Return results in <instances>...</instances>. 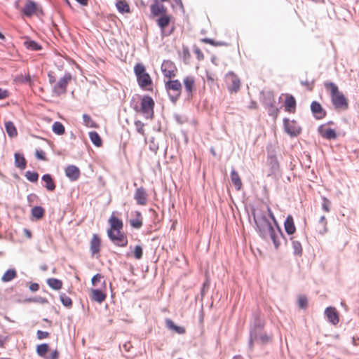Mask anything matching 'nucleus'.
Returning a JSON list of instances; mask_svg holds the SVG:
<instances>
[{"label":"nucleus","instance_id":"1","mask_svg":"<svg viewBox=\"0 0 359 359\" xmlns=\"http://www.w3.org/2000/svg\"><path fill=\"white\" fill-rule=\"evenodd\" d=\"M324 86L330 92L331 101L335 109L346 110L348 108V100L339 90L338 86L332 82H325Z\"/></svg>","mask_w":359,"mask_h":359},{"label":"nucleus","instance_id":"51","mask_svg":"<svg viewBox=\"0 0 359 359\" xmlns=\"http://www.w3.org/2000/svg\"><path fill=\"white\" fill-rule=\"evenodd\" d=\"M194 53L198 60H203L204 59V55L200 48H195L194 50Z\"/></svg>","mask_w":359,"mask_h":359},{"label":"nucleus","instance_id":"39","mask_svg":"<svg viewBox=\"0 0 359 359\" xmlns=\"http://www.w3.org/2000/svg\"><path fill=\"white\" fill-rule=\"evenodd\" d=\"M48 349H49V347L47 344H42L37 346L36 353L39 356L45 357Z\"/></svg>","mask_w":359,"mask_h":359},{"label":"nucleus","instance_id":"43","mask_svg":"<svg viewBox=\"0 0 359 359\" xmlns=\"http://www.w3.org/2000/svg\"><path fill=\"white\" fill-rule=\"evenodd\" d=\"M292 248L294 253L297 255H301L302 254V245L299 241H292Z\"/></svg>","mask_w":359,"mask_h":359},{"label":"nucleus","instance_id":"2","mask_svg":"<svg viewBox=\"0 0 359 359\" xmlns=\"http://www.w3.org/2000/svg\"><path fill=\"white\" fill-rule=\"evenodd\" d=\"M154 101L148 95L144 96L141 100L140 107H134V109L137 113H141L145 118L152 119L154 116Z\"/></svg>","mask_w":359,"mask_h":359},{"label":"nucleus","instance_id":"10","mask_svg":"<svg viewBox=\"0 0 359 359\" xmlns=\"http://www.w3.org/2000/svg\"><path fill=\"white\" fill-rule=\"evenodd\" d=\"M161 69L165 78L170 79L175 77L177 69L173 62L164 60Z\"/></svg>","mask_w":359,"mask_h":359},{"label":"nucleus","instance_id":"62","mask_svg":"<svg viewBox=\"0 0 359 359\" xmlns=\"http://www.w3.org/2000/svg\"><path fill=\"white\" fill-rule=\"evenodd\" d=\"M261 339L262 341L264 343V342H267L268 340H269V337H266V336H264V337H261Z\"/></svg>","mask_w":359,"mask_h":359},{"label":"nucleus","instance_id":"49","mask_svg":"<svg viewBox=\"0 0 359 359\" xmlns=\"http://www.w3.org/2000/svg\"><path fill=\"white\" fill-rule=\"evenodd\" d=\"M35 156L37 159L42 160V161H46L47 158L46 157V154L42 150H36L35 151Z\"/></svg>","mask_w":359,"mask_h":359},{"label":"nucleus","instance_id":"44","mask_svg":"<svg viewBox=\"0 0 359 359\" xmlns=\"http://www.w3.org/2000/svg\"><path fill=\"white\" fill-rule=\"evenodd\" d=\"M323 203H322V208L324 211L329 212L330 211V205L331 202L329 199H327L326 197L322 198Z\"/></svg>","mask_w":359,"mask_h":359},{"label":"nucleus","instance_id":"23","mask_svg":"<svg viewBox=\"0 0 359 359\" xmlns=\"http://www.w3.org/2000/svg\"><path fill=\"white\" fill-rule=\"evenodd\" d=\"M284 227L286 233L289 235H292L296 231L294 219L291 215L287 217L284 222Z\"/></svg>","mask_w":359,"mask_h":359},{"label":"nucleus","instance_id":"24","mask_svg":"<svg viewBox=\"0 0 359 359\" xmlns=\"http://www.w3.org/2000/svg\"><path fill=\"white\" fill-rule=\"evenodd\" d=\"M165 323L169 330H173L177 334H183L186 332V329L184 327L176 325L171 319H165Z\"/></svg>","mask_w":359,"mask_h":359},{"label":"nucleus","instance_id":"25","mask_svg":"<svg viewBox=\"0 0 359 359\" xmlns=\"http://www.w3.org/2000/svg\"><path fill=\"white\" fill-rule=\"evenodd\" d=\"M231 180L236 190H241L243 186V183L239 174L235 169H232L231 172Z\"/></svg>","mask_w":359,"mask_h":359},{"label":"nucleus","instance_id":"61","mask_svg":"<svg viewBox=\"0 0 359 359\" xmlns=\"http://www.w3.org/2000/svg\"><path fill=\"white\" fill-rule=\"evenodd\" d=\"M250 107L252 108V109H257V104L256 102H252L251 104H250Z\"/></svg>","mask_w":359,"mask_h":359},{"label":"nucleus","instance_id":"38","mask_svg":"<svg viewBox=\"0 0 359 359\" xmlns=\"http://www.w3.org/2000/svg\"><path fill=\"white\" fill-rule=\"evenodd\" d=\"M53 131L57 135H63L65 132V126L59 121H56L53 125Z\"/></svg>","mask_w":359,"mask_h":359},{"label":"nucleus","instance_id":"56","mask_svg":"<svg viewBox=\"0 0 359 359\" xmlns=\"http://www.w3.org/2000/svg\"><path fill=\"white\" fill-rule=\"evenodd\" d=\"M39 289V285L38 283H32L29 285V290L32 292H36Z\"/></svg>","mask_w":359,"mask_h":359},{"label":"nucleus","instance_id":"46","mask_svg":"<svg viewBox=\"0 0 359 359\" xmlns=\"http://www.w3.org/2000/svg\"><path fill=\"white\" fill-rule=\"evenodd\" d=\"M135 126L136 127V129H137V131L142 135H145V132H144V124L140 121H135Z\"/></svg>","mask_w":359,"mask_h":359},{"label":"nucleus","instance_id":"20","mask_svg":"<svg viewBox=\"0 0 359 359\" xmlns=\"http://www.w3.org/2000/svg\"><path fill=\"white\" fill-rule=\"evenodd\" d=\"M65 175L72 181H75L80 176V170L76 165H68L65 168Z\"/></svg>","mask_w":359,"mask_h":359},{"label":"nucleus","instance_id":"17","mask_svg":"<svg viewBox=\"0 0 359 359\" xmlns=\"http://www.w3.org/2000/svg\"><path fill=\"white\" fill-rule=\"evenodd\" d=\"M147 193L144 187H141L136 189L134 198L138 205H145L147 203Z\"/></svg>","mask_w":359,"mask_h":359},{"label":"nucleus","instance_id":"15","mask_svg":"<svg viewBox=\"0 0 359 359\" xmlns=\"http://www.w3.org/2000/svg\"><path fill=\"white\" fill-rule=\"evenodd\" d=\"M101 245L102 242L100 236L94 233L90 242V250L93 256L100 255Z\"/></svg>","mask_w":359,"mask_h":359},{"label":"nucleus","instance_id":"31","mask_svg":"<svg viewBox=\"0 0 359 359\" xmlns=\"http://www.w3.org/2000/svg\"><path fill=\"white\" fill-rule=\"evenodd\" d=\"M116 6L120 13H130V6L126 0H117Z\"/></svg>","mask_w":359,"mask_h":359},{"label":"nucleus","instance_id":"19","mask_svg":"<svg viewBox=\"0 0 359 359\" xmlns=\"http://www.w3.org/2000/svg\"><path fill=\"white\" fill-rule=\"evenodd\" d=\"M325 313L327 318V320L332 325H337L339 321V313L334 307H327Z\"/></svg>","mask_w":359,"mask_h":359},{"label":"nucleus","instance_id":"30","mask_svg":"<svg viewBox=\"0 0 359 359\" xmlns=\"http://www.w3.org/2000/svg\"><path fill=\"white\" fill-rule=\"evenodd\" d=\"M46 282L48 286L55 290H60L63 285L62 280L55 278H48Z\"/></svg>","mask_w":359,"mask_h":359},{"label":"nucleus","instance_id":"36","mask_svg":"<svg viewBox=\"0 0 359 359\" xmlns=\"http://www.w3.org/2000/svg\"><path fill=\"white\" fill-rule=\"evenodd\" d=\"M83 120L85 126L88 128H99V125L88 114L83 115Z\"/></svg>","mask_w":359,"mask_h":359},{"label":"nucleus","instance_id":"33","mask_svg":"<svg viewBox=\"0 0 359 359\" xmlns=\"http://www.w3.org/2000/svg\"><path fill=\"white\" fill-rule=\"evenodd\" d=\"M17 276V273L15 269H9L7 270L1 277V280L3 282H9L14 279Z\"/></svg>","mask_w":359,"mask_h":359},{"label":"nucleus","instance_id":"60","mask_svg":"<svg viewBox=\"0 0 359 359\" xmlns=\"http://www.w3.org/2000/svg\"><path fill=\"white\" fill-rule=\"evenodd\" d=\"M77 2L80 3L83 6H86L88 4V0H76Z\"/></svg>","mask_w":359,"mask_h":359},{"label":"nucleus","instance_id":"13","mask_svg":"<svg viewBox=\"0 0 359 359\" xmlns=\"http://www.w3.org/2000/svg\"><path fill=\"white\" fill-rule=\"evenodd\" d=\"M268 237L271 239L275 248L278 249L280 245V240L283 238V233L278 226L276 229L272 227L266 232V238Z\"/></svg>","mask_w":359,"mask_h":359},{"label":"nucleus","instance_id":"9","mask_svg":"<svg viewBox=\"0 0 359 359\" xmlns=\"http://www.w3.org/2000/svg\"><path fill=\"white\" fill-rule=\"evenodd\" d=\"M283 126L285 132L291 137H296L302 132L301 127L294 120H290L289 118H285L283 119Z\"/></svg>","mask_w":359,"mask_h":359},{"label":"nucleus","instance_id":"4","mask_svg":"<svg viewBox=\"0 0 359 359\" xmlns=\"http://www.w3.org/2000/svg\"><path fill=\"white\" fill-rule=\"evenodd\" d=\"M165 88L172 102H175L182 93V87L180 81L170 79L165 82Z\"/></svg>","mask_w":359,"mask_h":359},{"label":"nucleus","instance_id":"40","mask_svg":"<svg viewBox=\"0 0 359 359\" xmlns=\"http://www.w3.org/2000/svg\"><path fill=\"white\" fill-rule=\"evenodd\" d=\"M60 299L62 304L66 307H71L72 305V301L69 297L66 295L65 293H62L60 295Z\"/></svg>","mask_w":359,"mask_h":359},{"label":"nucleus","instance_id":"41","mask_svg":"<svg viewBox=\"0 0 359 359\" xmlns=\"http://www.w3.org/2000/svg\"><path fill=\"white\" fill-rule=\"evenodd\" d=\"M25 45L28 49L32 50H39L41 48V46L38 44V43L32 40L25 41Z\"/></svg>","mask_w":359,"mask_h":359},{"label":"nucleus","instance_id":"27","mask_svg":"<svg viewBox=\"0 0 359 359\" xmlns=\"http://www.w3.org/2000/svg\"><path fill=\"white\" fill-rule=\"evenodd\" d=\"M170 19V16L166 13L161 15V17L158 19L157 24L160 27L162 33L164 32L165 27L169 25Z\"/></svg>","mask_w":359,"mask_h":359},{"label":"nucleus","instance_id":"12","mask_svg":"<svg viewBox=\"0 0 359 359\" xmlns=\"http://www.w3.org/2000/svg\"><path fill=\"white\" fill-rule=\"evenodd\" d=\"M183 84L188 97H191L196 92V79L194 76H187L183 79Z\"/></svg>","mask_w":359,"mask_h":359},{"label":"nucleus","instance_id":"64","mask_svg":"<svg viewBox=\"0 0 359 359\" xmlns=\"http://www.w3.org/2000/svg\"><path fill=\"white\" fill-rule=\"evenodd\" d=\"M15 8H16L17 9H18V10H20H20H21V8H20V4H19V2H18V1H16V2L15 3Z\"/></svg>","mask_w":359,"mask_h":359},{"label":"nucleus","instance_id":"7","mask_svg":"<svg viewBox=\"0 0 359 359\" xmlns=\"http://www.w3.org/2000/svg\"><path fill=\"white\" fill-rule=\"evenodd\" d=\"M107 235L116 245L126 247L128 245L127 236L122 231V229L116 230L115 231H107Z\"/></svg>","mask_w":359,"mask_h":359},{"label":"nucleus","instance_id":"47","mask_svg":"<svg viewBox=\"0 0 359 359\" xmlns=\"http://www.w3.org/2000/svg\"><path fill=\"white\" fill-rule=\"evenodd\" d=\"M143 252L140 245H136L134 249V257L137 259H140L142 257Z\"/></svg>","mask_w":359,"mask_h":359},{"label":"nucleus","instance_id":"21","mask_svg":"<svg viewBox=\"0 0 359 359\" xmlns=\"http://www.w3.org/2000/svg\"><path fill=\"white\" fill-rule=\"evenodd\" d=\"M109 229L107 231H115L116 230L122 229L123 224L121 219L116 217L114 213L109 219Z\"/></svg>","mask_w":359,"mask_h":359},{"label":"nucleus","instance_id":"14","mask_svg":"<svg viewBox=\"0 0 359 359\" xmlns=\"http://www.w3.org/2000/svg\"><path fill=\"white\" fill-rule=\"evenodd\" d=\"M90 298L93 301L102 303L103 302L106 297V283L103 282V287L100 289H91L90 290Z\"/></svg>","mask_w":359,"mask_h":359},{"label":"nucleus","instance_id":"57","mask_svg":"<svg viewBox=\"0 0 359 359\" xmlns=\"http://www.w3.org/2000/svg\"><path fill=\"white\" fill-rule=\"evenodd\" d=\"M48 81H49L50 83L53 84L55 82V77L53 75V72L48 73Z\"/></svg>","mask_w":359,"mask_h":359},{"label":"nucleus","instance_id":"3","mask_svg":"<svg viewBox=\"0 0 359 359\" xmlns=\"http://www.w3.org/2000/svg\"><path fill=\"white\" fill-rule=\"evenodd\" d=\"M20 12L26 17L41 16L44 15L41 6L32 0H25Z\"/></svg>","mask_w":359,"mask_h":359},{"label":"nucleus","instance_id":"32","mask_svg":"<svg viewBox=\"0 0 359 359\" xmlns=\"http://www.w3.org/2000/svg\"><path fill=\"white\" fill-rule=\"evenodd\" d=\"M136 217L131 219L130 221V225L135 228V229H140L142 226V215L140 212L137 211L135 212Z\"/></svg>","mask_w":359,"mask_h":359},{"label":"nucleus","instance_id":"52","mask_svg":"<svg viewBox=\"0 0 359 359\" xmlns=\"http://www.w3.org/2000/svg\"><path fill=\"white\" fill-rule=\"evenodd\" d=\"M102 278V276L100 273L95 275L91 280L93 285L96 286L97 283L100 282Z\"/></svg>","mask_w":359,"mask_h":359},{"label":"nucleus","instance_id":"37","mask_svg":"<svg viewBox=\"0 0 359 359\" xmlns=\"http://www.w3.org/2000/svg\"><path fill=\"white\" fill-rule=\"evenodd\" d=\"M45 213V210L41 206H35L32 209V215L37 219H41Z\"/></svg>","mask_w":359,"mask_h":359},{"label":"nucleus","instance_id":"5","mask_svg":"<svg viewBox=\"0 0 359 359\" xmlns=\"http://www.w3.org/2000/svg\"><path fill=\"white\" fill-rule=\"evenodd\" d=\"M134 72L141 88H144L152 84L151 76L146 72L145 67L142 64L137 63L134 67Z\"/></svg>","mask_w":359,"mask_h":359},{"label":"nucleus","instance_id":"35","mask_svg":"<svg viewBox=\"0 0 359 359\" xmlns=\"http://www.w3.org/2000/svg\"><path fill=\"white\" fill-rule=\"evenodd\" d=\"M6 130L11 137H15L18 135V132L15 126L13 123L11 121H8L5 123Z\"/></svg>","mask_w":359,"mask_h":359},{"label":"nucleus","instance_id":"29","mask_svg":"<svg viewBox=\"0 0 359 359\" xmlns=\"http://www.w3.org/2000/svg\"><path fill=\"white\" fill-rule=\"evenodd\" d=\"M15 164L17 168L21 170L25 169L27 161L23 155L18 153L15 154Z\"/></svg>","mask_w":359,"mask_h":359},{"label":"nucleus","instance_id":"28","mask_svg":"<svg viewBox=\"0 0 359 359\" xmlns=\"http://www.w3.org/2000/svg\"><path fill=\"white\" fill-rule=\"evenodd\" d=\"M42 180L45 182L47 190L53 191L55 189V184L50 175L46 174L43 175Z\"/></svg>","mask_w":359,"mask_h":359},{"label":"nucleus","instance_id":"8","mask_svg":"<svg viewBox=\"0 0 359 359\" xmlns=\"http://www.w3.org/2000/svg\"><path fill=\"white\" fill-rule=\"evenodd\" d=\"M72 80V76L70 74H65L63 77L53 86V93L54 95L59 96L65 94L67 91V87L70 81Z\"/></svg>","mask_w":359,"mask_h":359},{"label":"nucleus","instance_id":"18","mask_svg":"<svg viewBox=\"0 0 359 359\" xmlns=\"http://www.w3.org/2000/svg\"><path fill=\"white\" fill-rule=\"evenodd\" d=\"M318 130L321 137L327 140H335L337 137L334 129L327 128L324 125L320 126Z\"/></svg>","mask_w":359,"mask_h":359},{"label":"nucleus","instance_id":"42","mask_svg":"<svg viewBox=\"0 0 359 359\" xmlns=\"http://www.w3.org/2000/svg\"><path fill=\"white\" fill-rule=\"evenodd\" d=\"M26 178L32 182H36L39 179V175L36 172L27 171L25 173Z\"/></svg>","mask_w":359,"mask_h":359},{"label":"nucleus","instance_id":"48","mask_svg":"<svg viewBox=\"0 0 359 359\" xmlns=\"http://www.w3.org/2000/svg\"><path fill=\"white\" fill-rule=\"evenodd\" d=\"M18 80L21 83H29V85L32 84L31 77L29 74L25 76L21 75L18 76Z\"/></svg>","mask_w":359,"mask_h":359},{"label":"nucleus","instance_id":"11","mask_svg":"<svg viewBox=\"0 0 359 359\" xmlns=\"http://www.w3.org/2000/svg\"><path fill=\"white\" fill-rule=\"evenodd\" d=\"M228 82V89L232 93H237L241 87V81L233 72H229L226 76Z\"/></svg>","mask_w":359,"mask_h":359},{"label":"nucleus","instance_id":"55","mask_svg":"<svg viewBox=\"0 0 359 359\" xmlns=\"http://www.w3.org/2000/svg\"><path fill=\"white\" fill-rule=\"evenodd\" d=\"M202 41L204 43H209L212 46H218L220 44L219 43L215 42L213 39H208V38L203 39Z\"/></svg>","mask_w":359,"mask_h":359},{"label":"nucleus","instance_id":"59","mask_svg":"<svg viewBox=\"0 0 359 359\" xmlns=\"http://www.w3.org/2000/svg\"><path fill=\"white\" fill-rule=\"evenodd\" d=\"M267 212H268L269 216L274 221V222H276V218H275L271 208L269 206H267Z\"/></svg>","mask_w":359,"mask_h":359},{"label":"nucleus","instance_id":"45","mask_svg":"<svg viewBox=\"0 0 359 359\" xmlns=\"http://www.w3.org/2000/svg\"><path fill=\"white\" fill-rule=\"evenodd\" d=\"M308 305L307 298L305 296H299L298 298V306L300 309H306Z\"/></svg>","mask_w":359,"mask_h":359},{"label":"nucleus","instance_id":"63","mask_svg":"<svg viewBox=\"0 0 359 359\" xmlns=\"http://www.w3.org/2000/svg\"><path fill=\"white\" fill-rule=\"evenodd\" d=\"M302 83L303 85H304V86H308V87H309V88L310 90H311V89H312V86H309L310 85H309V82H308V81H306V82H303V81H302Z\"/></svg>","mask_w":359,"mask_h":359},{"label":"nucleus","instance_id":"22","mask_svg":"<svg viewBox=\"0 0 359 359\" xmlns=\"http://www.w3.org/2000/svg\"><path fill=\"white\" fill-rule=\"evenodd\" d=\"M285 110L289 113H294L296 111L297 102L292 95H287L285 100Z\"/></svg>","mask_w":359,"mask_h":359},{"label":"nucleus","instance_id":"16","mask_svg":"<svg viewBox=\"0 0 359 359\" xmlns=\"http://www.w3.org/2000/svg\"><path fill=\"white\" fill-rule=\"evenodd\" d=\"M311 110L316 119H323L326 116V111L323 108L322 105L316 101L311 102Z\"/></svg>","mask_w":359,"mask_h":359},{"label":"nucleus","instance_id":"34","mask_svg":"<svg viewBox=\"0 0 359 359\" xmlns=\"http://www.w3.org/2000/svg\"><path fill=\"white\" fill-rule=\"evenodd\" d=\"M89 137L95 146H96V147L102 146V139L97 132H95V131L90 132Z\"/></svg>","mask_w":359,"mask_h":359},{"label":"nucleus","instance_id":"26","mask_svg":"<svg viewBox=\"0 0 359 359\" xmlns=\"http://www.w3.org/2000/svg\"><path fill=\"white\" fill-rule=\"evenodd\" d=\"M151 12L155 16L163 15L165 14L166 8L163 4L156 2L151 6Z\"/></svg>","mask_w":359,"mask_h":359},{"label":"nucleus","instance_id":"6","mask_svg":"<svg viewBox=\"0 0 359 359\" xmlns=\"http://www.w3.org/2000/svg\"><path fill=\"white\" fill-rule=\"evenodd\" d=\"M253 215L257 230L258 231L259 235L262 238H266V232L273 227L271 224L267 219L266 216L262 214L253 213Z\"/></svg>","mask_w":359,"mask_h":359},{"label":"nucleus","instance_id":"54","mask_svg":"<svg viewBox=\"0 0 359 359\" xmlns=\"http://www.w3.org/2000/svg\"><path fill=\"white\" fill-rule=\"evenodd\" d=\"M9 95L7 90L0 88V100L5 99Z\"/></svg>","mask_w":359,"mask_h":359},{"label":"nucleus","instance_id":"50","mask_svg":"<svg viewBox=\"0 0 359 359\" xmlns=\"http://www.w3.org/2000/svg\"><path fill=\"white\" fill-rule=\"evenodd\" d=\"M37 338L40 340L49 337L50 334L48 332L38 330L36 332Z\"/></svg>","mask_w":359,"mask_h":359},{"label":"nucleus","instance_id":"58","mask_svg":"<svg viewBox=\"0 0 359 359\" xmlns=\"http://www.w3.org/2000/svg\"><path fill=\"white\" fill-rule=\"evenodd\" d=\"M319 222L321 223L324 227V229L326 228V225H327V221H326V219H325V216H322L320 218V220H319Z\"/></svg>","mask_w":359,"mask_h":359},{"label":"nucleus","instance_id":"53","mask_svg":"<svg viewBox=\"0 0 359 359\" xmlns=\"http://www.w3.org/2000/svg\"><path fill=\"white\" fill-rule=\"evenodd\" d=\"M59 352L57 350L53 351L46 359H58Z\"/></svg>","mask_w":359,"mask_h":359}]
</instances>
